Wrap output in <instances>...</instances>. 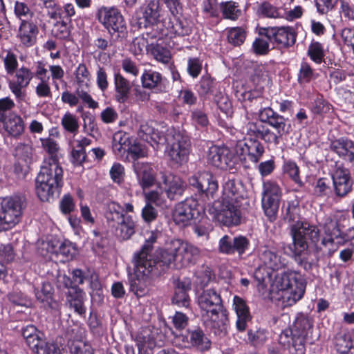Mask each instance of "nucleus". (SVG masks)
Segmentation results:
<instances>
[{"label":"nucleus","instance_id":"f257e3e1","mask_svg":"<svg viewBox=\"0 0 354 354\" xmlns=\"http://www.w3.org/2000/svg\"><path fill=\"white\" fill-rule=\"evenodd\" d=\"M198 302L205 326L216 335L225 336L228 331L229 319L220 295L214 289H207L198 297Z\"/></svg>","mask_w":354,"mask_h":354},{"label":"nucleus","instance_id":"f03ea898","mask_svg":"<svg viewBox=\"0 0 354 354\" xmlns=\"http://www.w3.org/2000/svg\"><path fill=\"white\" fill-rule=\"evenodd\" d=\"M196 246L180 239L172 240L156 251V263L168 268L180 269L194 264L199 256Z\"/></svg>","mask_w":354,"mask_h":354},{"label":"nucleus","instance_id":"7ed1b4c3","mask_svg":"<svg viewBox=\"0 0 354 354\" xmlns=\"http://www.w3.org/2000/svg\"><path fill=\"white\" fill-rule=\"evenodd\" d=\"M312 329V322L300 315L292 324L281 332L279 344L290 354H305L306 341Z\"/></svg>","mask_w":354,"mask_h":354},{"label":"nucleus","instance_id":"20e7f679","mask_svg":"<svg viewBox=\"0 0 354 354\" xmlns=\"http://www.w3.org/2000/svg\"><path fill=\"white\" fill-rule=\"evenodd\" d=\"M277 290L272 289V297L281 301L284 307L291 306L301 299L306 284L299 274L290 272L281 275L276 281Z\"/></svg>","mask_w":354,"mask_h":354},{"label":"nucleus","instance_id":"39448f33","mask_svg":"<svg viewBox=\"0 0 354 354\" xmlns=\"http://www.w3.org/2000/svg\"><path fill=\"white\" fill-rule=\"evenodd\" d=\"M165 140L161 145L167 144V154L171 162L177 165L185 163L189 153V142L187 138L174 128H169L165 134Z\"/></svg>","mask_w":354,"mask_h":354},{"label":"nucleus","instance_id":"423d86ee","mask_svg":"<svg viewBox=\"0 0 354 354\" xmlns=\"http://www.w3.org/2000/svg\"><path fill=\"white\" fill-rule=\"evenodd\" d=\"M293 240L294 253L299 256L307 251L308 241L317 243L319 240V230L316 225L306 221H297L290 227Z\"/></svg>","mask_w":354,"mask_h":354},{"label":"nucleus","instance_id":"0eeeda50","mask_svg":"<svg viewBox=\"0 0 354 354\" xmlns=\"http://www.w3.org/2000/svg\"><path fill=\"white\" fill-rule=\"evenodd\" d=\"M135 270L129 279L130 290L137 297L147 294L150 284V274L155 269V262H145L133 259Z\"/></svg>","mask_w":354,"mask_h":354},{"label":"nucleus","instance_id":"6e6552de","mask_svg":"<svg viewBox=\"0 0 354 354\" xmlns=\"http://www.w3.org/2000/svg\"><path fill=\"white\" fill-rule=\"evenodd\" d=\"M26 205V200L23 196H15L2 201L0 217L3 229L8 230L19 223Z\"/></svg>","mask_w":354,"mask_h":354},{"label":"nucleus","instance_id":"1a4fd4ad","mask_svg":"<svg viewBox=\"0 0 354 354\" xmlns=\"http://www.w3.org/2000/svg\"><path fill=\"white\" fill-rule=\"evenodd\" d=\"M240 203L220 199L214 203L209 211L219 223L227 226L237 225L241 222Z\"/></svg>","mask_w":354,"mask_h":354},{"label":"nucleus","instance_id":"9d476101","mask_svg":"<svg viewBox=\"0 0 354 354\" xmlns=\"http://www.w3.org/2000/svg\"><path fill=\"white\" fill-rule=\"evenodd\" d=\"M21 333L27 345L36 354H61L59 347L54 343L46 342L43 334L35 326H26Z\"/></svg>","mask_w":354,"mask_h":354},{"label":"nucleus","instance_id":"9b49d317","mask_svg":"<svg viewBox=\"0 0 354 354\" xmlns=\"http://www.w3.org/2000/svg\"><path fill=\"white\" fill-rule=\"evenodd\" d=\"M97 19L110 34L117 33V38H124L127 36V26L118 9L102 7L98 10Z\"/></svg>","mask_w":354,"mask_h":354},{"label":"nucleus","instance_id":"f8f14e48","mask_svg":"<svg viewBox=\"0 0 354 354\" xmlns=\"http://www.w3.org/2000/svg\"><path fill=\"white\" fill-rule=\"evenodd\" d=\"M39 252L43 257L53 259V256L62 257V261L72 259L77 254V248L73 243L65 241H60L52 239L42 241L39 245Z\"/></svg>","mask_w":354,"mask_h":354},{"label":"nucleus","instance_id":"ddd939ff","mask_svg":"<svg viewBox=\"0 0 354 354\" xmlns=\"http://www.w3.org/2000/svg\"><path fill=\"white\" fill-rule=\"evenodd\" d=\"M204 211L203 200L195 197L187 198L176 205L173 213L174 221L178 225H185L191 220L196 218Z\"/></svg>","mask_w":354,"mask_h":354},{"label":"nucleus","instance_id":"4468645a","mask_svg":"<svg viewBox=\"0 0 354 354\" xmlns=\"http://www.w3.org/2000/svg\"><path fill=\"white\" fill-rule=\"evenodd\" d=\"M281 198V189L277 183L269 180L263 183L262 207L270 221L277 218Z\"/></svg>","mask_w":354,"mask_h":354},{"label":"nucleus","instance_id":"2eb2a0df","mask_svg":"<svg viewBox=\"0 0 354 354\" xmlns=\"http://www.w3.org/2000/svg\"><path fill=\"white\" fill-rule=\"evenodd\" d=\"M189 185L196 187L205 197L212 196L218 189L215 178L207 171L198 172L188 179Z\"/></svg>","mask_w":354,"mask_h":354},{"label":"nucleus","instance_id":"dca6fc26","mask_svg":"<svg viewBox=\"0 0 354 354\" xmlns=\"http://www.w3.org/2000/svg\"><path fill=\"white\" fill-rule=\"evenodd\" d=\"M260 34L268 39L274 40L281 46H292L296 40V35L290 27H268L260 29Z\"/></svg>","mask_w":354,"mask_h":354},{"label":"nucleus","instance_id":"f3484780","mask_svg":"<svg viewBox=\"0 0 354 354\" xmlns=\"http://www.w3.org/2000/svg\"><path fill=\"white\" fill-rule=\"evenodd\" d=\"M234 155L225 147L213 146L209 149L207 153V162L212 166L221 169L230 168L233 163Z\"/></svg>","mask_w":354,"mask_h":354},{"label":"nucleus","instance_id":"a211bd4d","mask_svg":"<svg viewBox=\"0 0 354 354\" xmlns=\"http://www.w3.org/2000/svg\"><path fill=\"white\" fill-rule=\"evenodd\" d=\"M236 152L238 155L248 158L253 162H257L264 153V147L262 144L257 140L248 139L239 140L236 145Z\"/></svg>","mask_w":354,"mask_h":354},{"label":"nucleus","instance_id":"6ab92c4d","mask_svg":"<svg viewBox=\"0 0 354 354\" xmlns=\"http://www.w3.org/2000/svg\"><path fill=\"white\" fill-rule=\"evenodd\" d=\"M33 77V73L26 67H21L15 71V79L9 82V88L19 100L24 99L26 88Z\"/></svg>","mask_w":354,"mask_h":354},{"label":"nucleus","instance_id":"aec40b11","mask_svg":"<svg viewBox=\"0 0 354 354\" xmlns=\"http://www.w3.org/2000/svg\"><path fill=\"white\" fill-rule=\"evenodd\" d=\"M249 247V241L243 236L232 238L228 235L223 236L218 242V251L223 254H232L237 252L243 254Z\"/></svg>","mask_w":354,"mask_h":354},{"label":"nucleus","instance_id":"412c9836","mask_svg":"<svg viewBox=\"0 0 354 354\" xmlns=\"http://www.w3.org/2000/svg\"><path fill=\"white\" fill-rule=\"evenodd\" d=\"M332 179L337 196L343 197L351 191L352 183L350 172L342 165H336V167L332 174Z\"/></svg>","mask_w":354,"mask_h":354},{"label":"nucleus","instance_id":"4be33fe9","mask_svg":"<svg viewBox=\"0 0 354 354\" xmlns=\"http://www.w3.org/2000/svg\"><path fill=\"white\" fill-rule=\"evenodd\" d=\"M141 13H137L138 25L140 28H146L149 24L156 22L160 16V4L158 0H150L140 8Z\"/></svg>","mask_w":354,"mask_h":354},{"label":"nucleus","instance_id":"5701e85b","mask_svg":"<svg viewBox=\"0 0 354 354\" xmlns=\"http://www.w3.org/2000/svg\"><path fill=\"white\" fill-rule=\"evenodd\" d=\"M163 190L168 198L175 200L182 196L185 190V184L182 179L172 174H163Z\"/></svg>","mask_w":354,"mask_h":354},{"label":"nucleus","instance_id":"b1692460","mask_svg":"<svg viewBox=\"0 0 354 354\" xmlns=\"http://www.w3.org/2000/svg\"><path fill=\"white\" fill-rule=\"evenodd\" d=\"M63 171L58 165L57 160L53 159L41 167L37 177H43L44 179L58 187L61 186Z\"/></svg>","mask_w":354,"mask_h":354},{"label":"nucleus","instance_id":"393cba45","mask_svg":"<svg viewBox=\"0 0 354 354\" xmlns=\"http://www.w3.org/2000/svg\"><path fill=\"white\" fill-rule=\"evenodd\" d=\"M134 171L143 190L154 185L156 178L152 168L147 163L137 161L133 163Z\"/></svg>","mask_w":354,"mask_h":354},{"label":"nucleus","instance_id":"a878e982","mask_svg":"<svg viewBox=\"0 0 354 354\" xmlns=\"http://www.w3.org/2000/svg\"><path fill=\"white\" fill-rule=\"evenodd\" d=\"M37 34L38 28L34 23L22 19L17 36L23 45L26 47L33 46L36 43Z\"/></svg>","mask_w":354,"mask_h":354},{"label":"nucleus","instance_id":"bb28decb","mask_svg":"<svg viewBox=\"0 0 354 354\" xmlns=\"http://www.w3.org/2000/svg\"><path fill=\"white\" fill-rule=\"evenodd\" d=\"M260 259L263 264L272 270H279L284 268L287 260L281 252L272 250L265 249L260 254Z\"/></svg>","mask_w":354,"mask_h":354},{"label":"nucleus","instance_id":"cd10ccee","mask_svg":"<svg viewBox=\"0 0 354 354\" xmlns=\"http://www.w3.org/2000/svg\"><path fill=\"white\" fill-rule=\"evenodd\" d=\"M330 149L344 160L350 162L354 160V143L347 138H341L332 141Z\"/></svg>","mask_w":354,"mask_h":354},{"label":"nucleus","instance_id":"c85d7f7f","mask_svg":"<svg viewBox=\"0 0 354 354\" xmlns=\"http://www.w3.org/2000/svg\"><path fill=\"white\" fill-rule=\"evenodd\" d=\"M1 122H3L6 131L12 137L20 136L24 131L22 118L15 113H9Z\"/></svg>","mask_w":354,"mask_h":354},{"label":"nucleus","instance_id":"c756f323","mask_svg":"<svg viewBox=\"0 0 354 354\" xmlns=\"http://www.w3.org/2000/svg\"><path fill=\"white\" fill-rule=\"evenodd\" d=\"M234 309L237 315L236 328L239 331H243L247 326V322L250 318L248 307L245 301L238 296L233 299Z\"/></svg>","mask_w":354,"mask_h":354},{"label":"nucleus","instance_id":"7c9ffc66","mask_svg":"<svg viewBox=\"0 0 354 354\" xmlns=\"http://www.w3.org/2000/svg\"><path fill=\"white\" fill-rule=\"evenodd\" d=\"M138 135L143 140L147 142H153L157 145H161L165 140V136H161L153 127V122H143L140 125Z\"/></svg>","mask_w":354,"mask_h":354},{"label":"nucleus","instance_id":"2f4dec72","mask_svg":"<svg viewBox=\"0 0 354 354\" xmlns=\"http://www.w3.org/2000/svg\"><path fill=\"white\" fill-rule=\"evenodd\" d=\"M239 127L241 128L243 133L256 138H260L266 127L262 121L257 120L254 121L250 120L248 113L240 120Z\"/></svg>","mask_w":354,"mask_h":354},{"label":"nucleus","instance_id":"473e14b6","mask_svg":"<svg viewBox=\"0 0 354 354\" xmlns=\"http://www.w3.org/2000/svg\"><path fill=\"white\" fill-rule=\"evenodd\" d=\"M190 289L191 283L189 281H178L175 288L172 303L178 306L188 307L189 305V297L187 291Z\"/></svg>","mask_w":354,"mask_h":354},{"label":"nucleus","instance_id":"72a5a7b5","mask_svg":"<svg viewBox=\"0 0 354 354\" xmlns=\"http://www.w3.org/2000/svg\"><path fill=\"white\" fill-rule=\"evenodd\" d=\"M53 288L50 283H44L40 288L35 290V296L45 306L57 309L58 303L53 299Z\"/></svg>","mask_w":354,"mask_h":354},{"label":"nucleus","instance_id":"f704fd0d","mask_svg":"<svg viewBox=\"0 0 354 354\" xmlns=\"http://www.w3.org/2000/svg\"><path fill=\"white\" fill-rule=\"evenodd\" d=\"M325 236L322 241L324 246H328L334 243L335 239L340 240L341 232L337 221L328 218L324 225Z\"/></svg>","mask_w":354,"mask_h":354},{"label":"nucleus","instance_id":"c9c22d12","mask_svg":"<svg viewBox=\"0 0 354 354\" xmlns=\"http://www.w3.org/2000/svg\"><path fill=\"white\" fill-rule=\"evenodd\" d=\"M241 184L234 179H227L223 185V194L221 199L241 202L243 197L241 194Z\"/></svg>","mask_w":354,"mask_h":354},{"label":"nucleus","instance_id":"e433bc0d","mask_svg":"<svg viewBox=\"0 0 354 354\" xmlns=\"http://www.w3.org/2000/svg\"><path fill=\"white\" fill-rule=\"evenodd\" d=\"M115 100L120 103H124L129 98L131 90L130 82L121 74L115 75Z\"/></svg>","mask_w":354,"mask_h":354},{"label":"nucleus","instance_id":"4c0bfd02","mask_svg":"<svg viewBox=\"0 0 354 354\" xmlns=\"http://www.w3.org/2000/svg\"><path fill=\"white\" fill-rule=\"evenodd\" d=\"M58 187V186L45 180L43 177L37 178L36 192L39 199L42 201H50Z\"/></svg>","mask_w":354,"mask_h":354},{"label":"nucleus","instance_id":"58836bf2","mask_svg":"<svg viewBox=\"0 0 354 354\" xmlns=\"http://www.w3.org/2000/svg\"><path fill=\"white\" fill-rule=\"evenodd\" d=\"M115 235L122 240L129 239L135 233V223L131 216H125L112 227Z\"/></svg>","mask_w":354,"mask_h":354},{"label":"nucleus","instance_id":"ea45409f","mask_svg":"<svg viewBox=\"0 0 354 354\" xmlns=\"http://www.w3.org/2000/svg\"><path fill=\"white\" fill-rule=\"evenodd\" d=\"M130 145L129 136L123 131H118L113 136V151L117 156H122Z\"/></svg>","mask_w":354,"mask_h":354},{"label":"nucleus","instance_id":"a19ab883","mask_svg":"<svg viewBox=\"0 0 354 354\" xmlns=\"http://www.w3.org/2000/svg\"><path fill=\"white\" fill-rule=\"evenodd\" d=\"M156 239L157 234L156 232H151L140 251L135 254L133 259H138L145 262H155L151 259L150 252L152 250L153 244L156 241Z\"/></svg>","mask_w":354,"mask_h":354},{"label":"nucleus","instance_id":"79ce46f5","mask_svg":"<svg viewBox=\"0 0 354 354\" xmlns=\"http://www.w3.org/2000/svg\"><path fill=\"white\" fill-rule=\"evenodd\" d=\"M140 79L143 88L153 89L160 85L162 76L159 72L149 69L143 71Z\"/></svg>","mask_w":354,"mask_h":354},{"label":"nucleus","instance_id":"37998d69","mask_svg":"<svg viewBox=\"0 0 354 354\" xmlns=\"http://www.w3.org/2000/svg\"><path fill=\"white\" fill-rule=\"evenodd\" d=\"M67 301L71 308L80 315L85 313L86 308L84 306V293L80 288H75L73 291H68Z\"/></svg>","mask_w":354,"mask_h":354},{"label":"nucleus","instance_id":"c03bdc74","mask_svg":"<svg viewBox=\"0 0 354 354\" xmlns=\"http://www.w3.org/2000/svg\"><path fill=\"white\" fill-rule=\"evenodd\" d=\"M105 216L111 227H115L125 217L122 213V207L113 202L108 204Z\"/></svg>","mask_w":354,"mask_h":354},{"label":"nucleus","instance_id":"a18cd8bd","mask_svg":"<svg viewBox=\"0 0 354 354\" xmlns=\"http://www.w3.org/2000/svg\"><path fill=\"white\" fill-rule=\"evenodd\" d=\"M148 53H150L154 59L163 64H167L171 59V53L169 50L160 44H151L148 48Z\"/></svg>","mask_w":354,"mask_h":354},{"label":"nucleus","instance_id":"49530a36","mask_svg":"<svg viewBox=\"0 0 354 354\" xmlns=\"http://www.w3.org/2000/svg\"><path fill=\"white\" fill-rule=\"evenodd\" d=\"M335 346L339 353H347L353 348L352 335L345 332L337 333L335 337Z\"/></svg>","mask_w":354,"mask_h":354},{"label":"nucleus","instance_id":"de8ad7c7","mask_svg":"<svg viewBox=\"0 0 354 354\" xmlns=\"http://www.w3.org/2000/svg\"><path fill=\"white\" fill-rule=\"evenodd\" d=\"M61 125L66 132L75 135L80 128L78 118L70 112H66L61 119Z\"/></svg>","mask_w":354,"mask_h":354},{"label":"nucleus","instance_id":"09e8293b","mask_svg":"<svg viewBox=\"0 0 354 354\" xmlns=\"http://www.w3.org/2000/svg\"><path fill=\"white\" fill-rule=\"evenodd\" d=\"M283 218L288 222L294 221L299 218V207L296 201H288L282 207Z\"/></svg>","mask_w":354,"mask_h":354},{"label":"nucleus","instance_id":"8fccbe9b","mask_svg":"<svg viewBox=\"0 0 354 354\" xmlns=\"http://www.w3.org/2000/svg\"><path fill=\"white\" fill-rule=\"evenodd\" d=\"M190 342L193 346L198 347L200 350H206L210 346V342L200 329L191 332Z\"/></svg>","mask_w":354,"mask_h":354},{"label":"nucleus","instance_id":"3c124183","mask_svg":"<svg viewBox=\"0 0 354 354\" xmlns=\"http://www.w3.org/2000/svg\"><path fill=\"white\" fill-rule=\"evenodd\" d=\"M269 124L275 129L278 134L281 136L289 133L291 129V124L288 122V120L279 114L270 121Z\"/></svg>","mask_w":354,"mask_h":354},{"label":"nucleus","instance_id":"603ef678","mask_svg":"<svg viewBox=\"0 0 354 354\" xmlns=\"http://www.w3.org/2000/svg\"><path fill=\"white\" fill-rule=\"evenodd\" d=\"M15 156L27 167L32 159V147L27 144H19L15 149Z\"/></svg>","mask_w":354,"mask_h":354},{"label":"nucleus","instance_id":"864d4df0","mask_svg":"<svg viewBox=\"0 0 354 354\" xmlns=\"http://www.w3.org/2000/svg\"><path fill=\"white\" fill-rule=\"evenodd\" d=\"M75 82L80 86L88 87L91 80V74L84 64H80L75 72Z\"/></svg>","mask_w":354,"mask_h":354},{"label":"nucleus","instance_id":"5fc2aeb1","mask_svg":"<svg viewBox=\"0 0 354 354\" xmlns=\"http://www.w3.org/2000/svg\"><path fill=\"white\" fill-rule=\"evenodd\" d=\"M308 55L315 63H322L325 56L322 44L317 41L312 42L308 47Z\"/></svg>","mask_w":354,"mask_h":354},{"label":"nucleus","instance_id":"6e6d98bb","mask_svg":"<svg viewBox=\"0 0 354 354\" xmlns=\"http://www.w3.org/2000/svg\"><path fill=\"white\" fill-rule=\"evenodd\" d=\"M246 37L245 31L240 27L230 28L227 32L228 41L234 46L242 44Z\"/></svg>","mask_w":354,"mask_h":354},{"label":"nucleus","instance_id":"4d7b16f0","mask_svg":"<svg viewBox=\"0 0 354 354\" xmlns=\"http://www.w3.org/2000/svg\"><path fill=\"white\" fill-rule=\"evenodd\" d=\"M221 9L223 16L230 19L234 20L238 18L241 14V10L236 3L227 1L221 3Z\"/></svg>","mask_w":354,"mask_h":354},{"label":"nucleus","instance_id":"13d9d810","mask_svg":"<svg viewBox=\"0 0 354 354\" xmlns=\"http://www.w3.org/2000/svg\"><path fill=\"white\" fill-rule=\"evenodd\" d=\"M40 142L44 149L51 156L50 161L53 159L57 160V154L59 151L58 143L53 138H40Z\"/></svg>","mask_w":354,"mask_h":354},{"label":"nucleus","instance_id":"bf43d9fd","mask_svg":"<svg viewBox=\"0 0 354 354\" xmlns=\"http://www.w3.org/2000/svg\"><path fill=\"white\" fill-rule=\"evenodd\" d=\"M162 187H158L156 190L145 192V200L149 204L154 203L156 205H162L165 202Z\"/></svg>","mask_w":354,"mask_h":354},{"label":"nucleus","instance_id":"052dcab7","mask_svg":"<svg viewBox=\"0 0 354 354\" xmlns=\"http://www.w3.org/2000/svg\"><path fill=\"white\" fill-rule=\"evenodd\" d=\"M283 170L300 187L303 183L299 176V167L293 162H287L283 166Z\"/></svg>","mask_w":354,"mask_h":354},{"label":"nucleus","instance_id":"680f3d73","mask_svg":"<svg viewBox=\"0 0 354 354\" xmlns=\"http://www.w3.org/2000/svg\"><path fill=\"white\" fill-rule=\"evenodd\" d=\"M313 71L310 65L306 62L302 63L298 75L299 83L309 82L313 78Z\"/></svg>","mask_w":354,"mask_h":354},{"label":"nucleus","instance_id":"e2e57ef3","mask_svg":"<svg viewBox=\"0 0 354 354\" xmlns=\"http://www.w3.org/2000/svg\"><path fill=\"white\" fill-rule=\"evenodd\" d=\"M258 12L263 17L269 18H277L279 13L277 9L269 3H263L258 9Z\"/></svg>","mask_w":354,"mask_h":354},{"label":"nucleus","instance_id":"0e129e2a","mask_svg":"<svg viewBox=\"0 0 354 354\" xmlns=\"http://www.w3.org/2000/svg\"><path fill=\"white\" fill-rule=\"evenodd\" d=\"M149 45L144 37H136L131 45V49L135 55L142 54L145 50L148 51Z\"/></svg>","mask_w":354,"mask_h":354},{"label":"nucleus","instance_id":"69168bd1","mask_svg":"<svg viewBox=\"0 0 354 354\" xmlns=\"http://www.w3.org/2000/svg\"><path fill=\"white\" fill-rule=\"evenodd\" d=\"M41 5L48 10L50 18L56 19L59 17L60 9L53 0H40Z\"/></svg>","mask_w":354,"mask_h":354},{"label":"nucleus","instance_id":"338daca9","mask_svg":"<svg viewBox=\"0 0 354 354\" xmlns=\"http://www.w3.org/2000/svg\"><path fill=\"white\" fill-rule=\"evenodd\" d=\"M49 77L47 79L42 78L41 81L37 84L35 88V92L38 97H50L51 91L50 87L48 84Z\"/></svg>","mask_w":354,"mask_h":354},{"label":"nucleus","instance_id":"774afa93","mask_svg":"<svg viewBox=\"0 0 354 354\" xmlns=\"http://www.w3.org/2000/svg\"><path fill=\"white\" fill-rule=\"evenodd\" d=\"M175 34L179 36L188 35L191 32V28L186 21L177 19L172 26Z\"/></svg>","mask_w":354,"mask_h":354}]
</instances>
